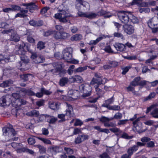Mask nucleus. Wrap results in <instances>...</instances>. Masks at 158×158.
<instances>
[{
	"label": "nucleus",
	"instance_id": "nucleus-1",
	"mask_svg": "<svg viewBox=\"0 0 158 158\" xmlns=\"http://www.w3.org/2000/svg\"><path fill=\"white\" fill-rule=\"evenodd\" d=\"M16 48V53L20 55L21 60V61L19 64L21 67H22L21 68H19L22 71L27 70L29 69L27 67L28 66L27 63L29 62V60L25 55L27 51H29L28 48L24 43H22L21 44L17 46ZM29 51L31 52L30 51Z\"/></svg>",
	"mask_w": 158,
	"mask_h": 158
},
{
	"label": "nucleus",
	"instance_id": "nucleus-2",
	"mask_svg": "<svg viewBox=\"0 0 158 158\" xmlns=\"http://www.w3.org/2000/svg\"><path fill=\"white\" fill-rule=\"evenodd\" d=\"M58 13L55 14L54 17L61 22L66 23L70 16L67 6L65 4L60 5L58 7Z\"/></svg>",
	"mask_w": 158,
	"mask_h": 158
},
{
	"label": "nucleus",
	"instance_id": "nucleus-3",
	"mask_svg": "<svg viewBox=\"0 0 158 158\" xmlns=\"http://www.w3.org/2000/svg\"><path fill=\"white\" fill-rule=\"evenodd\" d=\"M79 90L82 94V96L83 97H88L91 95L92 88L89 84H82L79 86Z\"/></svg>",
	"mask_w": 158,
	"mask_h": 158
},
{
	"label": "nucleus",
	"instance_id": "nucleus-4",
	"mask_svg": "<svg viewBox=\"0 0 158 158\" xmlns=\"http://www.w3.org/2000/svg\"><path fill=\"white\" fill-rule=\"evenodd\" d=\"M94 76L96 78H93L90 82V84L93 85L95 84L98 85L104 84L107 82V79L105 78H102L100 74L95 73Z\"/></svg>",
	"mask_w": 158,
	"mask_h": 158
},
{
	"label": "nucleus",
	"instance_id": "nucleus-5",
	"mask_svg": "<svg viewBox=\"0 0 158 158\" xmlns=\"http://www.w3.org/2000/svg\"><path fill=\"white\" fill-rule=\"evenodd\" d=\"M130 12L124 11H119L118 14V16L121 22L126 24L129 22V14Z\"/></svg>",
	"mask_w": 158,
	"mask_h": 158
},
{
	"label": "nucleus",
	"instance_id": "nucleus-6",
	"mask_svg": "<svg viewBox=\"0 0 158 158\" xmlns=\"http://www.w3.org/2000/svg\"><path fill=\"white\" fill-rule=\"evenodd\" d=\"M77 91L75 90H69L67 95V96H64L63 98L65 100L71 101L76 99L78 97Z\"/></svg>",
	"mask_w": 158,
	"mask_h": 158
},
{
	"label": "nucleus",
	"instance_id": "nucleus-7",
	"mask_svg": "<svg viewBox=\"0 0 158 158\" xmlns=\"http://www.w3.org/2000/svg\"><path fill=\"white\" fill-rule=\"evenodd\" d=\"M123 30L125 33L130 35L134 33L135 29L132 25L126 24L123 25Z\"/></svg>",
	"mask_w": 158,
	"mask_h": 158
},
{
	"label": "nucleus",
	"instance_id": "nucleus-8",
	"mask_svg": "<svg viewBox=\"0 0 158 158\" xmlns=\"http://www.w3.org/2000/svg\"><path fill=\"white\" fill-rule=\"evenodd\" d=\"M62 57L64 60L68 63L70 59L72 57V54L69 51V48L65 49L63 51Z\"/></svg>",
	"mask_w": 158,
	"mask_h": 158
},
{
	"label": "nucleus",
	"instance_id": "nucleus-9",
	"mask_svg": "<svg viewBox=\"0 0 158 158\" xmlns=\"http://www.w3.org/2000/svg\"><path fill=\"white\" fill-rule=\"evenodd\" d=\"M83 0H76V7L77 9L79 10L81 6H83L86 8L84 10H87L89 9L90 6L89 4L87 2H83Z\"/></svg>",
	"mask_w": 158,
	"mask_h": 158
},
{
	"label": "nucleus",
	"instance_id": "nucleus-10",
	"mask_svg": "<svg viewBox=\"0 0 158 158\" xmlns=\"http://www.w3.org/2000/svg\"><path fill=\"white\" fill-rule=\"evenodd\" d=\"M78 14L79 16L85 17L91 19L94 18L97 16V15L96 14L91 12L83 13L81 11H79Z\"/></svg>",
	"mask_w": 158,
	"mask_h": 158
},
{
	"label": "nucleus",
	"instance_id": "nucleus-11",
	"mask_svg": "<svg viewBox=\"0 0 158 158\" xmlns=\"http://www.w3.org/2000/svg\"><path fill=\"white\" fill-rule=\"evenodd\" d=\"M69 35L68 33L64 31H56L54 34V38L57 39H64Z\"/></svg>",
	"mask_w": 158,
	"mask_h": 158
},
{
	"label": "nucleus",
	"instance_id": "nucleus-12",
	"mask_svg": "<svg viewBox=\"0 0 158 158\" xmlns=\"http://www.w3.org/2000/svg\"><path fill=\"white\" fill-rule=\"evenodd\" d=\"M148 25L150 28L158 27V18L156 17L153 18L148 21Z\"/></svg>",
	"mask_w": 158,
	"mask_h": 158
},
{
	"label": "nucleus",
	"instance_id": "nucleus-13",
	"mask_svg": "<svg viewBox=\"0 0 158 158\" xmlns=\"http://www.w3.org/2000/svg\"><path fill=\"white\" fill-rule=\"evenodd\" d=\"M71 82H77L78 83H80L83 81V79L82 77L80 75H75L69 78Z\"/></svg>",
	"mask_w": 158,
	"mask_h": 158
},
{
	"label": "nucleus",
	"instance_id": "nucleus-14",
	"mask_svg": "<svg viewBox=\"0 0 158 158\" xmlns=\"http://www.w3.org/2000/svg\"><path fill=\"white\" fill-rule=\"evenodd\" d=\"M132 5H136L139 6L144 7L147 6L145 2H143V0H133L131 3Z\"/></svg>",
	"mask_w": 158,
	"mask_h": 158
},
{
	"label": "nucleus",
	"instance_id": "nucleus-15",
	"mask_svg": "<svg viewBox=\"0 0 158 158\" xmlns=\"http://www.w3.org/2000/svg\"><path fill=\"white\" fill-rule=\"evenodd\" d=\"M23 5L26 6L27 9L29 10L31 12H33L36 8V6L34 3H31L28 4H23Z\"/></svg>",
	"mask_w": 158,
	"mask_h": 158
},
{
	"label": "nucleus",
	"instance_id": "nucleus-16",
	"mask_svg": "<svg viewBox=\"0 0 158 158\" xmlns=\"http://www.w3.org/2000/svg\"><path fill=\"white\" fill-rule=\"evenodd\" d=\"M10 33L11 35H10V40H12L15 42L18 41L20 39V37L12 29H10Z\"/></svg>",
	"mask_w": 158,
	"mask_h": 158
},
{
	"label": "nucleus",
	"instance_id": "nucleus-17",
	"mask_svg": "<svg viewBox=\"0 0 158 158\" xmlns=\"http://www.w3.org/2000/svg\"><path fill=\"white\" fill-rule=\"evenodd\" d=\"M114 46L118 51L123 52L125 50V46L122 44L116 43L114 44Z\"/></svg>",
	"mask_w": 158,
	"mask_h": 158
},
{
	"label": "nucleus",
	"instance_id": "nucleus-18",
	"mask_svg": "<svg viewBox=\"0 0 158 158\" xmlns=\"http://www.w3.org/2000/svg\"><path fill=\"white\" fill-rule=\"evenodd\" d=\"M60 105L59 103L56 102L50 101L49 102V108L53 110H57Z\"/></svg>",
	"mask_w": 158,
	"mask_h": 158
},
{
	"label": "nucleus",
	"instance_id": "nucleus-19",
	"mask_svg": "<svg viewBox=\"0 0 158 158\" xmlns=\"http://www.w3.org/2000/svg\"><path fill=\"white\" fill-rule=\"evenodd\" d=\"M17 131L15 129L11 127L10 125V139H11L13 140H17L18 137H16V136L17 135Z\"/></svg>",
	"mask_w": 158,
	"mask_h": 158
},
{
	"label": "nucleus",
	"instance_id": "nucleus-20",
	"mask_svg": "<svg viewBox=\"0 0 158 158\" xmlns=\"http://www.w3.org/2000/svg\"><path fill=\"white\" fill-rule=\"evenodd\" d=\"M3 134L5 137L6 139V141H9L10 140L9 136V132L10 131V128L9 127H4L2 129Z\"/></svg>",
	"mask_w": 158,
	"mask_h": 158
},
{
	"label": "nucleus",
	"instance_id": "nucleus-21",
	"mask_svg": "<svg viewBox=\"0 0 158 158\" xmlns=\"http://www.w3.org/2000/svg\"><path fill=\"white\" fill-rule=\"evenodd\" d=\"M11 146L15 149H16L17 152L20 153L21 152V149L22 148V145L21 144H19L15 142H13L11 143Z\"/></svg>",
	"mask_w": 158,
	"mask_h": 158
},
{
	"label": "nucleus",
	"instance_id": "nucleus-22",
	"mask_svg": "<svg viewBox=\"0 0 158 158\" xmlns=\"http://www.w3.org/2000/svg\"><path fill=\"white\" fill-rule=\"evenodd\" d=\"M45 117L47 121L50 123H54L57 120V118L54 116L46 115Z\"/></svg>",
	"mask_w": 158,
	"mask_h": 158
},
{
	"label": "nucleus",
	"instance_id": "nucleus-23",
	"mask_svg": "<svg viewBox=\"0 0 158 158\" xmlns=\"http://www.w3.org/2000/svg\"><path fill=\"white\" fill-rule=\"evenodd\" d=\"M21 13H18L15 16V18L19 17L20 18H23L27 16L25 15L28 12L27 10H20Z\"/></svg>",
	"mask_w": 158,
	"mask_h": 158
},
{
	"label": "nucleus",
	"instance_id": "nucleus-24",
	"mask_svg": "<svg viewBox=\"0 0 158 158\" xmlns=\"http://www.w3.org/2000/svg\"><path fill=\"white\" fill-rule=\"evenodd\" d=\"M73 109L72 106L70 105H68V108L66 110V115L68 116L71 117L73 114Z\"/></svg>",
	"mask_w": 158,
	"mask_h": 158
},
{
	"label": "nucleus",
	"instance_id": "nucleus-25",
	"mask_svg": "<svg viewBox=\"0 0 158 158\" xmlns=\"http://www.w3.org/2000/svg\"><path fill=\"white\" fill-rule=\"evenodd\" d=\"M137 149V147L135 145H134L132 147H130L127 150V153L130 154L131 156L133 154V153L136 152Z\"/></svg>",
	"mask_w": 158,
	"mask_h": 158
},
{
	"label": "nucleus",
	"instance_id": "nucleus-26",
	"mask_svg": "<svg viewBox=\"0 0 158 158\" xmlns=\"http://www.w3.org/2000/svg\"><path fill=\"white\" fill-rule=\"evenodd\" d=\"M82 38V36L80 34H76L72 36L71 38V40L72 41L80 40Z\"/></svg>",
	"mask_w": 158,
	"mask_h": 158
},
{
	"label": "nucleus",
	"instance_id": "nucleus-27",
	"mask_svg": "<svg viewBox=\"0 0 158 158\" xmlns=\"http://www.w3.org/2000/svg\"><path fill=\"white\" fill-rule=\"evenodd\" d=\"M26 114L27 115L29 116H38L39 114V113L38 111L34 110L28 112Z\"/></svg>",
	"mask_w": 158,
	"mask_h": 158
},
{
	"label": "nucleus",
	"instance_id": "nucleus-28",
	"mask_svg": "<svg viewBox=\"0 0 158 158\" xmlns=\"http://www.w3.org/2000/svg\"><path fill=\"white\" fill-rule=\"evenodd\" d=\"M6 96H3L0 98V106L4 107L6 106Z\"/></svg>",
	"mask_w": 158,
	"mask_h": 158
},
{
	"label": "nucleus",
	"instance_id": "nucleus-29",
	"mask_svg": "<svg viewBox=\"0 0 158 158\" xmlns=\"http://www.w3.org/2000/svg\"><path fill=\"white\" fill-rule=\"evenodd\" d=\"M140 78L139 77H137L135 78L134 80L130 83V85L135 86L139 85V81Z\"/></svg>",
	"mask_w": 158,
	"mask_h": 158
},
{
	"label": "nucleus",
	"instance_id": "nucleus-30",
	"mask_svg": "<svg viewBox=\"0 0 158 158\" xmlns=\"http://www.w3.org/2000/svg\"><path fill=\"white\" fill-rule=\"evenodd\" d=\"M29 23L31 25L33 26H40L42 24V22L41 21H39L37 22L33 20H31Z\"/></svg>",
	"mask_w": 158,
	"mask_h": 158
},
{
	"label": "nucleus",
	"instance_id": "nucleus-31",
	"mask_svg": "<svg viewBox=\"0 0 158 158\" xmlns=\"http://www.w3.org/2000/svg\"><path fill=\"white\" fill-rule=\"evenodd\" d=\"M155 105L156 106L154 107V108H153V109H154V110L151 113V114L153 117L155 118H158V108H155V107L157 106L156 105Z\"/></svg>",
	"mask_w": 158,
	"mask_h": 158
},
{
	"label": "nucleus",
	"instance_id": "nucleus-32",
	"mask_svg": "<svg viewBox=\"0 0 158 158\" xmlns=\"http://www.w3.org/2000/svg\"><path fill=\"white\" fill-rule=\"evenodd\" d=\"M129 16V19H131V22L133 23H136L138 22V19L136 17L132 15L131 12L130 13Z\"/></svg>",
	"mask_w": 158,
	"mask_h": 158
},
{
	"label": "nucleus",
	"instance_id": "nucleus-33",
	"mask_svg": "<svg viewBox=\"0 0 158 158\" xmlns=\"http://www.w3.org/2000/svg\"><path fill=\"white\" fill-rule=\"evenodd\" d=\"M44 59H45L44 56L41 55H39L37 56L36 59L34 61L36 63H42L44 61Z\"/></svg>",
	"mask_w": 158,
	"mask_h": 158
},
{
	"label": "nucleus",
	"instance_id": "nucleus-34",
	"mask_svg": "<svg viewBox=\"0 0 158 158\" xmlns=\"http://www.w3.org/2000/svg\"><path fill=\"white\" fill-rule=\"evenodd\" d=\"M87 69V66L79 67L74 70L75 73L81 72Z\"/></svg>",
	"mask_w": 158,
	"mask_h": 158
},
{
	"label": "nucleus",
	"instance_id": "nucleus-35",
	"mask_svg": "<svg viewBox=\"0 0 158 158\" xmlns=\"http://www.w3.org/2000/svg\"><path fill=\"white\" fill-rule=\"evenodd\" d=\"M69 81V79L66 77H63L60 80V86H63L67 84Z\"/></svg>",
	"mask_w": 158,
	"mask_h": 158
},
{
	"label": "nucleus",
	"instance_id": "nucleus-36",
	"mask_svg": "<svg viewBox=\"0 0 158 158\" xmlns=\"http://www.w3.org/2000/svg\"><path fill=\"white\" fill-rule=\"evenodd\" d=\"M15 103H16V105L17 106H19L22 104H25L26 101L24 100L19 98L16 100Z\"/></svg>",
	"mask_w": 158,
	"mask_h": 158
},
{
	"label": "nucleus",
	"instance_id": "nucleus-37",
	"mask_svg": "<svg viewBox=\"0 0 158 158\" xmlns=\"http://www.w3.org/2000/svg\"><path fill=\"white\" fill-rule=\"evenodd\" d=\"M95 89L96 91L97 92V94L99 97L102 96L104 94V92L102 91V90L99 88H98V85L95 86Z\"/></svg>",
	"mask_w": 158,
	"mask_h": 158
},
{
	"label": "nucleus",
	"instance_id": "nucleus-38",
	"mask_svg": "<svg viewBox=\"0 0 158 158\" xmlns=\"http://www.w3.org/2000/svg\"><path fill=\"white\" fill-rule=\"evenodd\" d=\"M110 130L113 133H118L116 134L117 135H118L122 133V131L117 127L111 128L110 129Z\"/></svg>",
	"mask_w": 158,
	"mask_h": 158
},
{
	"label": "nucleus",
	"instance_id": "nucleus-39",
	"mask_svg": "<svg viewBox=\"0 0 158 158\" xmlns=\"http://www.w3.org/2000/svg\"><path fill=\"white\" fill-rule=\"evenodd\" d=\"M10 58L9 56L6 57L0 54V64L2 61H4L6 63L8 62L9 61Z\"/></svg>",
	"mask_w": 158,
	"mask_h": 158
},
{
	"label": "nucleus",
	"instance_id": "nucleus-40",
	"mask_svg": "<svg viewBox=\"0 0 158 158\" xmlns=\"http://www.w3.org/2000/svg\"><path fill=\"white\" fill-rule=\"evenodd\" d=\"M37 138L40 140L42 141L45 144H52L50 140L48 139L41 137H38Z\"/></svg>",
	"mask_w": 158,
	"mask_h": 158
},
{
	"label": "nucleus",
	"instance_id": "nucleus-41",
	"mask_svg": "<svg viewBox=\"0 0 158 158\" xmlns=\"http://www.w3.org/2000/svg\"><path fill=\"white\" fill-rule=\"evenodd\" d=\"M112 120H113V118H109L105 116H102L101 118H100V120L101 122L104 123L109 122Z\"/></svg>",
	"mask_w": 158,
	"mask_h": 158
},
{
	"label": "nucleus",
	"instance_id": "nucleus-42",
	"mask_svg": "<svg viewBox=\"0 0 158 158\" xmlns=\"http://www.w3.org/2000/svg\"><path fill=\"white\" fill-rule=\"evenodd\" d=\"M156 95V94L154 92L151 93L147 97L144 98L143 101H147L150 100L151 99L154 98Z\"/></svg>",
	"mask_w": 158,
	"mask_h": 158
},
{
	"label": "nucleus",
	"instance_id": "nucleus-43",
	"mask_svg": "<svg viewBox=\"0 0 158 158\" xmlns=\"http://www.w3.org/2000/svg\"><path fill=\"white\" fill-rule=\"evenodd\" d=\"M21 152H26L31 154H34V152L33 151L31 150H30L26 148H23L21 149Z\"/></svg>",
	"mask_w": 158,
	"mask_h": 158
},
{
	"label": "nucleus",
	"instance_id": "nucleus-44",
	"mask_svg": "<svg viewBox=\"0 0 158 158\" xmlns=\"http://www.w3.org/2000/svg\"><path fill=\"white\" fill-rule=\"evenodd\" d=\"M101 61L100 59L98 58H96L94 60L91 61L90 64L91 65L94 66L95 65L99 63Z\"/></svg>",
	"mask_w": 158,
	"mask_h": 158
},
{
	"label": "nucleus",
	"instance_id": "nucleus-45",
	"mask_svg": "<svg viewBox=\"0 0 158 158\" xmlns=\"http://www.w3.org/2000/svg\"><path fill=\"white\" fill-rule=\"evenodd\" d=\"M10 84V81L9 80L4 81L2 83L0 84V86L5 88L8 86Z\"/></svg>",
	"mask_w": 158,
	"mask_h": 158
},
{
	"label": "nucleus",
	"instance_id": "nucleus-46",
	"mask_svg": "<svg viewBox=\"0 0 158 158\" xmlns=\"http://www.w3.org/2000/svg\"><path fill=\"white\" fill-rule=\"evenodd\" d=\"M133 137V136H129L125 132H123L121 136V137L126 139H130L132 138Z\"/></svg>",
	"mask_w": 158,
	"mask_h": 158
},
{
	"label": "nucleus",
	"instance_id": "nucleus-47",
	"mask_svg": "<svg viewBox=\"0 0 158 158\" xmlns=\"http://www.w3.org/2000/svg\"><path fill=\"white\" fill-rule=\"evenodd\" d=\"M36 147L39 148L40 152L41 153H45L46 151L45 148L41 146L40 145H38L36 146Z\"/></svg>",
	"mask_w": 158,
	"mask_h": 158
},
{
	"label": "nucleus",
	"instance_id": "nucleus-48",
	"mask_svg": "<svg viewBox=\"0 0 158 158\" xmlns=\"http://www.w3.org/2000/svg\"><path fill=\"white\" fill-rule=\"evenodd\" d=\"M122 117V114L121 113L118 112L115 114L114 116V117H111L113 118V119H121Z\"/></svg>",
	"mask_w": 158,
	"mask_h": 158
},
{
	"label": "nucleus",
	"instance_id": "nucleus-49",
	"mask_svg": "<svg viewBox=\"0 0 158 158\" xmlns=\"http://www.w3.org/2000/svg\"><path fill=\"white\" fill-rule=\"evenodd\" d=\"M83 124V122L79 119H76L74 125L76 126H81Z\"/></svg>",
	"mask_w": 158,
	"mask_h": 158
},
{
	"label": "nucleus",
	"instance_id": "nucleus-50",
	"mask_svg": "<svg viewBox=\"0 0 158 158\" xmlns=\"http://www.w3.org/2000/svg\"><path fill=\"white\" fill-rule=\"evenodd\" d=\"M51 148L54 154L59 152L60 151V148L58 147H52Z\"/></svg>",
	"mask_w": 158,
	"mask_h": 158
},
{
	"label": "nucleus",
	"instance_id": "nucleus-51",
	"mask_svg": "<svg viewBox=\"0 0 158 158\" xmlns=\"http://www.w3.org/2000/svg\"><path fill=\"white\" fill-rule=\"evenodd\" d=\"M83 141L81 135H78L77 137L75 139V142L76 143H79Z\"/></svg>",
	"mask_w": 158,
	"mask_h": 158
},
{
	"label": "nucleus",
	"instance_id": "nucleus-52",
	"mask_svg": "<svg viewBox=\"0 0 158 158\" xmlns=\"http://www.w3.org/2000/svg\"><path fill=\"white\" fill-rule=\"evenodd\" d=\"M113 35L114 37L120 38L122 40L124 39V37L123 35L120 33L115 32L114 33Z\"/></svg>",
	"mask_w": 158,
	"mask_h": 158
},
{
	"label": "nucleus",
	"instance_id": "nucleus-53",
	"mask_svg": "<svg viewBox=\"0 0 158 158\" xmlns=\"http://www.w3.org/2000/svg\"><path fill=\"white\" fill-rule=\"evenodd\" d=\"M146 4H147V6H155L156 5V2L153 0H152L149 1L147 2H145Z\"/></svg>",
	"mask_w": 158,
	"mask_h": 158
},
{
	"label": "nucleus",
	"instance_id": "nucleus-54",
	"mask_svg": "<svg viewBox=\"0 0 158 158\" xmlns=\"http://www.w3.org/2000/svg\"><path fill=\"white\" fill-rule=\"evenodd\" d=\"M44 43L42 42H39L37 44V48L40 50L44 48L45 47Z\"/></svg>",
	"mask_w": 158,
	"mask_h": 158
},
{
	"label": "nucleus",
	"instance_id": "nucleus-55",
	"mask_svg": "<svg viewBox=\"0 0 158 158\" xmlns=\"http://www.w3.org/2000/svg\"><path fill=\"white\" fill-rule=\"evenodd\" d=\"M79 60H78L72 58L70 59V60L69 61L68 63L70 64H78L79 63Z\"/></svg>",
	"mask_w": 158,
	"mask_h": 158
},
{
	"label": "nucleus",
	"instance_id": "nucleus-56",
	"mask_svg": "<svg viewBox=\"0 0 158 158\" xmlns=\"http://www.w3.org/2000/svg\"><path fill=\"white\" fill-rule=\"evenodd\" d=\"M104 50L105 52L108 53H112L113 52V51L111 49L110 46V45H107L105 47Z\"/></svg>",
	"mask_w": 158,
	"mask_h": 158
},
{
	"label": "nucleus",
	"instance_id": "nucleus-57",
	"mask_svg": "<svg viewBox=\"0 0 158 158\" xmlns=\"http://www.w3.org/2000/svg\"><path fill=\"white\" fill-rule=\"evenodd\" d=\"M20 9V7L19 6L16 5H11L10 6V10H17Z\"/></svg>",
	"mask_w": 158,
	"mask_h": 158
},
{
	"label": "nucleus",
	"instance_id": "nucleus-58",
	"mask_svg": "<svg viewBox=\"0 0 158 158\" xmlns=\"http://www.w3.org/2000/svg\"><path fill=\"white\" fill-rule=\"evenodd\" d=\"M40 91L41 92H42L43 93V95L44 94H45L46 95H49L51 93V92H50L48 90L44 88H42L40 89Z\"/></svg>",
	"mask_w": 158,
	"mask_h": 158
},
{
	"label": "nucleus",
	"instance_id": "nucleus-59",
	"mask_svg": "<svg viewBox=\"0 0 158 158\" xmlns=\"http://www.w3.org/2000/svg\"><path fill=\"white\" fill-rule=\"evenodd\" d=\"M64 150L68 154L71 155L73 153V150L70 148L65 147Z\"/></svg>",
	"mask_w": 158,
	"mask_h": 158
},
{
	"label": "nucleus",
	"instance_id": "nucleus-60",
	"mask_svg": "<svg viewBox=\"0 0 158 158\" xmlns=\"http://www.w3.org/2000/svg\"><path fill=\"white\" fill-rule=\"evenodd\" d=\"M156 57V56H151L150 59H148L146 61V63L148 65V64H152V60L155 59Z\"/></svg>",
	"mask_w": 158,
	"mask_h": 158
},
{
	"label": "nucleus",
	"instance_id": "nucleus-61",
	"mask_svg": "<svg viewBox=\"0 0 158 158\" xmlns=\"http://www.w3.org/2000/svg\"><path fill=\"white\" fill-rule=\"evenodd\" d=\"M114 99L113 97L109 99H108L105 101V103L104 104H106L107 105H110L112 103L114 102Z\"/></svg>",
	"mask_w": 158,
	"mask_h": 158
},
{
	"label": "nucleus",
	"instance_id": "nucleus-62",
	"mask_svg": "<svg viewBox=\"0 0 158 158\" xmlns=\"http://www.w3.org/2000/svg\"><path fill=\"white\" fill-rule=\"evenodd\" d=\"M27 141L28 143L31 145L35 143V139L32 137L29 138L28 139Z\"/></svg>",
	"mask_w": 158,
	"mask_h": 158
},
{
	"label": "nucleus",
	"instance_id": "nucleus-63",
	"mask_svg": "<svg viewBox=\"0 0 158 158\" xmlns=\"http://www.w3.org/2000/svg\"><path fill=\"white\" fill-rule=\"evenodd\" d=\"M81 129L76 128L74 130L73 134L76 135L81 133Z\"/></svg>",
	"mask_w": 158,
	"mask_h": 158
},
{
	"label": "nucleus",
	"instance_id": "nucleus-64",
	"mask_svg": "<svg viewBox=\"0 0 158 158\" xmlns=\"http://www.w3.org/2000/svg\"><path fill=\"white\" fill-rule=\"evenodd\" d=\"M99 157L100 158H109V156L107 153L104 152L100 155Z\"/></svg>",
	"mask_w": 158,
	"mask_h": 158
}]
</instances>
